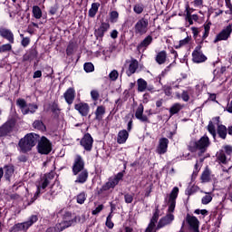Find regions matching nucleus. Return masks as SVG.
I'll use <instances>...</instances> for the list:
<instances>
[{
  "instance_id": "nucleus-1",
  "label": "nucleus",
  "mask_w": 232,
  "mask_h": 232,
  "mask_svg": "<svg viewBox=\"0 0 232 232\" xmlns=\"http://www.w3.org/2000/svg\"><path fill=\"white\" fill-rule=\"evenodd\" d=\"M179 187H174L169 193V201H168V208L167 214L160 218L158 221V225L156 228H162L163 227H167V225H171L175 219V208L177 203V198L179 196Z\"/></svg>"
},
{
  "instance_id": "nucleus-2",
  "label": "nucleus",
  "mask_w": 232,
  "mask_h": 232,
  "mask_svg": "<svg viewBox=\"0 0 232 232\" xmlns=\"http://www.w3.org/2000/svg\"><path fill=\"white\" fill-rule=\"evenodd\" d=\"M210 145V140L208 136H202L198 141H190L188 150L191 152H197L198 156H202L206 152Z\"/></svg>"
},
{
  "instance_id": "nucleus-3",
  "label": "nucleus",
  "mask_w": 232,
  "mask_h": 232,
  "mask_svg": "<svg viewBox=\"0 0 232 232\" xmlns=\"http://www.w3.org/2000/svg\"><path fill=\"white\" fill-rule=\"evenodd\" d=\"M39 140L40 136H38V134L30 132L24 138H21L18 145L23 152H27L28 150H32L33 147L38 143Z\"/></svg>"
},
{
  "instance_id": "nucleus-4",
  "label": "nucleus",
  "mask_w": 232,
  "mask_h": 232,
  "mask_svg": "<svg viewBox=\"0 0 232 232\" xmlns=\"http://www.w3.org/2000/svg\"><path fill=\"white\" fill-rule=\"evenodd\" d=\"M16 105L23 114H34L38 109L37 103H27L24 98H18L16 100Z\"/></svg>"
},
{
  "instance_id": "nucleus-5",
  "label": "nucleus",
  "mask_w": 232,
  "mask_h": 232,
  "mask_svg": "<svg viewBox=\"0 0 232 232\" xmlns=\"http://www.w3.org/2000/svg\"><path fill=\"white\" fill-rule=\"evenodd\" d=\"M124 172H118L115 174V176H111L108 179V181L104 183V185L101 188V192H103L104 190H110V188H114L116 185H118L121 181V179H123Z\"/></svg>"
},
{
  "instance_id": "nucleus-6",
  "label": "nucleus",
  "mask_w": 232,
  "mask_h": 232,
  "mask_svg": "<svg viewBox=\"0 0 232 232\" xmlns=\"http://www.w3.org/2000/svg\"><path fill=\"white\" fill-rule=\"evenodd\" d=\"M75 223H77V216H73L72 212H65L62 221H60V232L68 228V227H72V225H75Z\"/></svg>"
},
{
  "instance_id": "nucleus-7",
  "label": "nucleus",
  "mask_w": 232,
  "mask_h": 232,
  "mask_svg": "<svg viewBox=\"0 0 232 232\" xmlns=\"http://www.w3.org/2000/svg\"><path fill=\"white\" fill-rule=\"evenodd\" d=\"M133 29L135 34L143 36V34H146L149 31V20L147 18H140L136 22Z\"/></svg>"
},
{
  "instance_id": "nucleus-8",
  "label": "nucleus",
  "mask_w": 232,
  "mask_h": 232,
  "mask_svg": "<svg viewBox=\"0 0 232 232\" xmlns=\"http://www.w3.org/2000/svg\"><path fill=\"white\" fill-rule=\"evenodd\" d=\"M36 221H38V216L37 214H33L30 216L27 221H24L23 223H16L14 225L13 230L14 232H18L19 230H27Z\"/></svg>"
},
{
  "instance_id": "nucleus-9",
  "label": "nucleus",
  "mask_w": 232,
  "mask_h": 232,
  "mask_svg": "<svg viewBox=\"0 0 232 232\" xmlns=\"http://www.w3.org/2000/svg\"><path fill=\"white\" fill-rule=\"evenodd\" d=\"M123 69L126 70L127 76H132V74H135L136 71L139 69L138 60H136V58L126 60Z\"/></svg>"
},
{
  "instance_id": "nucleus-10",
  "label": "nucleus",
  "mask_w": 232,
  "mask_h": 232,
  "mask_svg": "<svg viewBox=\"0 0 232 232\" xmlns=\"http://www.w3.org/2000/svg\"><path fill=\"white\" fill-rule=\"evenodd\" d=\"M84 167L85 161L82 156H81V154H77L74 158V161L72 164V173L74 174V176H77V174L79 175L81 173V170L84 169Z\"/></svg>"
},
{
  "instance_id": "nucleus-11",
  "label": "nucleus",
  "mask_w": 232,
  "mask_h": 232,
  "mask_svg": "<svg viewBox=\"0 0 232 232\" xmlns=\"http://www.w3.org/2000/svg\"><path fill=\"white\" fill-rule=\"evenodd\" d=\"M207 60V56L202 53V45H197L192 52V61L195 62V63H202Z\"/></svg>"
},
{
  "instance_id": "nucleus-12",
  "label": "nucleus",
  "mask_w": 232,
  "mask_h": 232,
  "mask_svg": "<svg viewBox=\"0 0 232 232\" xmlns=\"http://www.w3.org/2000/svg\"><path fill=\"white\" fill-rule=\"evenodd\" d=\"M52 150V143L49 141L48 138L43 136L38 143V151L41 154H49Z\"/></svg>"
},
{
  "instance_id": "nucleus-13",
  "label": "nucleus",
  "mask_w": 232,
  "mask_h": 232,
  "mask_svg": "<svg viewBox=\"0 0 232 232\" xmlns=\"http://www.w3.org/2000/svg\"><path fill=\"white\" fill-rule=\"evenodd\" d=\"M232 34V25H227L218 34H217L214 44H218V42H222L223 40H228Z\"/></svg>"
},
{
  "instance_id": "nucleus-14",
  "label": "nucleus",
  "mask_w": 232,
  "mask_h": 232,
  "mask_svg": "<svg viewBox=\"0 0 232 232\" xmlns=\"http://www.w3.org/2000/svg\"><path fill=\"white\" fill-rule=\"evenodd\" d=\"M218 161H220V163H222V169L225 172H228V170L230 169H232V161H230V160H227L224 150H219V152L218 153Z\"/></svg>"
},
{
  "instance_id": "nucleus-15",
  "label": "nucleus",
  "mask_w": 232,
  "mask_h": 232,
  "mask_svg": "<svg viewBox=\"0 0 232 232\" xmlns=\"http://www.w3.org/2000/svg\"><path fill=\"white\" fill-rule=\"evenodd\" d=\"M51 182V176H44L41 178L40 181L37 183V190L34 194V198H38L39 194H41L42 190H44L46 187H48L49 183Z\"/></svg>"
},
{
  "instance_id": "nucleus-16",
  "label": "nucleus",
  "mask_w": 232,
  "mask_h": 232,
  "mask_svg": "<svg viewBox=\"0 0 232 232\" xmlns=\"http://www.w3.org/2000/svg\"><path fill=\"white\" fill-rule=\"evenodd\" d=\"M81 145L85 150H92L93 148V138L90 132H86L81 140Z\"/></svg>"
},
{
  "instance_id": "nucleus-17",
  "label": "nucleus",
  "mask_w": 232,
  "mask_h": 232,
  "mask_svg": "<svg viewBox=\"0 0 232 232\" xmlns=\"http://www.w3.org/2000/svg\"><path fill=\"white\" fill-rule=\"evenodd\" d=\"M186 221L189 225L190 228L194 230V232H199V219H198L197 216L187 214Z\"/></svg>"
},
{
  "instance_id": "nucleus-18",
  "label": "nucleus",
  "mask_w": 232,
  "mask_h": 232,
  "mask_svg": "<svg viewBox=\"0 0 232 232\" xmlns=\"http://www.w3.org/2000/svg\"><path fill=\"white\" fill-rule=\"evenodd\" d=\"M0 36L7 40L10 45H12V44H14V34L13 31H11V29H6L5 27H0Z\"/></svg>"
},
{
  "instance_id": "nucleus-19",
  "label": "nucleus",
  "mask_w": 232,
  "mask_h": 232,
  "mask_svg": "<svg viewBox=\"0 0 232 232\" xmlns=\"http://www.w3.org/2000/svg\"><path fill=\"white\" fill-rule=\"evenodd\" d=\"M15 123L13 121H8L0 127V137L6 136L9 132H12Z\"/></svg>"
},
{
  "instance_id": "nucleus-20",
  "label": "nucleus",
  "mask_w": 232,
  "mask_h": 232,
  "mask_svg": "<svg viewBox=\"0 0 232 232\" xmlns=\"http://www.w3.org/2000/svg\"><path fill=\"white\" fill-rule=\"evenodd\" d=\"M74 109L78 111L82 116H88L90 112V105L85 102L75 103Z\"/></svg>"
},
{
  "instance_id": "nucleus-21",
  "label": "nucleus",
  "mask_w": 232,
  "mask_h": 232,
  "mask_svg": "<svg viewBox=\"0 0 232 232\" xmlns=\"http://www.w3.org/2000/svg\"><path fill=\"white\" fill-rule=\"evenodd\" d=\"M169 140L168 138H160L158 148H157V152L159 154H165L168 150Z\"/></svg>"
},
{
  "instance_id": "nucleus-22",
  "label": "nucleus",
  "mask_w": 232,
  "mask_h": 232,
  "mask_svg": "<svg viewBox=\"0 0 232 232\" xmlns=\"http://www.w3.org/2000/svg\"><path fill=\"white\" fill-rule=\"evenodd\" d=\"M75 89L73 87H69L67 91L63 93V98L65 99V102L69 104L72 105L75 100Z\"/></svg>"
},
{
  "instance_id": "nucleus-23",
  "label": "nucleus",
  "mask_w": 232,
  "mask_h": 232,
  "mask_svg": "<svg viewBox=\"0 0 232 232\" xmlns=\"http://www.w3.org/2000/svg\"><path fill=\"white\" fill-rule=\"evenodd\" d=\"M135 116L140 121H146V122L150 123V120H149L148 116H146L144 114V105H142V103H140L139 105V107L137 108V110L135 111Z\"/></svg>"
},
{
  "instance_id": "nucleus-24",
  "label": "nucleus",
  "mask_w": 232,
  "mask_h": 232,
  "mask_svg": "<svg viewBox=\"0 0 232 232\" xmlns=\"http://www.w3.org/2000/svg\"><path fill=\"white\" fill-rule=\"evenodd\" d=\"M89 176L88 169L83 167V169H81L80 174H78L75 183H85L87 181Z\"/></svg>"
},
{
  "instance_id": "nucleus-25",
  "label": "nucleus",
  "mask_w": 232,
  "mask_h": 232,
  "mask_svg": "<svg viewBox=\"0 0 232 232\" xmlns=\"http://www.w3.org/2000/svg\"><path fill=\"white\" fill-rule=\"evenodd\" d=\"M110 27H111L110 24H108L106 22H102V24H101L100 27L95 30L96 35L102 38L104 36L105 33H107V31L110 29Z\"/></svg>"
},
{
  "instance_id": "nucleus-26",
  "label": "nucleus",
  "mask_w": 232,
  "mask_h": 232,
  "mask_svg": "<svg viewBox=\"0 0 232 232\" xmlns=\"http://www.w3.org/2000/svg\"><path fill=\"white\" fill-rule=\"evenodd\" d=\"M155 60H156V63H159L160 65L166 63L168 60L167 51H160V53L156 54Z\"/></svg>"
},
{
  "instance_id": "nucleus-27",
  "label": "nucleus",
  "mask_w": 232,
  "mask_h": 232,
  "mask_svg": "<svg viewBox=\"0 0 232 232\" xmlns=\"http://www.w3.org/2000/svg\"><path fill=\"white\" fill-rule=\"evenodd\" d=\"M129 138V132L126 130V129H123L122 130H120L118 132L117 136V141L118 143H126L127 140Z\"/></svg>"
},
{
  "instance_id": "nucleus-28",
  "label": "nucleus",
  "mask_w": 232,
  "mask_h": 232,
  "mask_svg": "<svg viewBox=\"0 0 232 232\" xmlns=\"http://www.w3.org/2000/svg\"><path fill=\"white\" fill-rule=\"evenodd\" d=\"M217 132H218L219 138H222V140H226V138L227 136V129L226 125L219 123V125L217 129Z\"/></svg>"
},
{
  "instance_id": "nucleus-29",
  "label": "nucleus",
  "mask_w": 232,
  "mask_h": 232,
  "mask_svg": "<svg viewBox=\"0 0 232 232\" xmlns=\"http://www.w3.org/2000/svg\"><path fill=\"white\" fill-rule=\"evenodd\" d=\"M200 179L203 183H207V182L210 181V179H211V170H210V169L206 168L203 170V172L200 176Z\"/></svg>"
},
{
  "instance_id": "nucleus-30",
  "label": "nucleus",
  "mask_w": 232,
  "mask_h": 232,
  "mask_svg": "<svg viewBox=\"0 0 232 232\" xmlns=\"http://www.w3.org/2000/svg\"><path fill=\"white\" fill-rule=\"evenodd\" d=\"M153 42V36L151 35H148L146 36V38H144V40H142V42H140V44L138 45L139 49H142V48H147L149 47V45H150V44H152Z\"/></svg>"
},
{
  "instance_id": "nucleus-31",
  "label": "nucleus",
  "mask_w": 232,
  "mask_h": 232,
  "mask_svg": "<svg viewBox=\"0 0 232 232\" xmlns=\"http://www.w3.org/2000/svg\"><path fill=\"white\" fill-rule=\"evenodd\" d=\"M105 107L103 105H99L95 111V119L96 120H102L103 115L105 114Z\"/></svg>"
},
{
  "instance_id": "nucleus-32",
  "label": "nucleus",
  "mask_w": 232,
  "mask_h": 232,
  "mask_svg": "<svg viewBox=\"0 0 232 232\" xmlns=\"http://www.w3.org/2000/svg\"><path fill=\"white\" fill-rule=\"evenodd\" d=\"M14 172V165H5V177L6 179H10L11 176H13Z\"/></svg>"
},
{
  "instance_id": "nucleus-33",
  "label": "nucleus",
  "mask_w": 232,
  "mask_h": 232,
  "mask_svg": "<svg viewBox=\"0 0 232 232\" xmlns=\"http://www.w3.org/2000/svg\"><path fill=\"white\" fill-rule=\"evenodd\" d=\"M100 5H101L99 3L92 4V7L89 10V16H91V18H94L95 17V15L97 14V13L99 11Z\"/></svg>"
},
{
  "instance_id": "nucleus-34",
  "label": "nucleus",
  "mask_w": 232,
  "mask_h": 232,
  "mask_svg": "<svg viewBox=\"0 0 232 232\" xmlns=\"http://www.w3.org/2000/svg\"><path fill=\"white\" fill-rule=\"evenodd\" d=\"M33 127L34 129H37L38 130H46V125L42 120H35L33 122Z\"/></svg>"
},
{
  "instance_id": "nucleus-35",
  "label": "nucleus",
  "mask_w": 232,
  "mask_h": 232,
  "mask_svg": "<svg viewBox=\"0 0 232 232\" xmlns=\"http://www.w3.org/2000/svg\"><path fill=\"white\" fill-rule=\"evenodd\" d=\"M183 107L184 105L181 103H174L169 109L170 115L173 116V114H177L179 112V111H181V109H183Z\"/></svg>"
},
{
  "instance_id": "nucleus-36",
  "label": "nucleus",
  "mask_w": 232,
  "mask_h": 232,
  "mask_svg": "<svg viewBox=\"0 0 232 232\" xmlns=\"http://www.w3.org/2000/svg\"><path fill=\"white\" fill-rule=\"evenodd\" d=\"M148 87V83L146 80H143V78H139L138 80V91L140 92H144Z\"/></svg>"
},
{
  "instance_id": "nucleus-37",
  "label": "nucleus",
  "mask_w": 232,
  "mask_h": 232,
  "mask_svg": "<svg viewBox=\"0 0 232 232\" xmlns=\"http://www.w3.org/2000/svg\"><path fill=\"white\" fill-rule=\"evenodd\" d=\"M213 199V194L211 192H205V196L201 198V203L203 205H208Z\"/></svg>"
},
{
  "instance_id": "nucleus-38",
  "label": "nucleus",
  "mask_w": 232,
  "mask_h": 232,
  "mask_svg": "<svg viewBox=\"0 0 232 232\" xmlns=\"http://www.w3.org/2000/svg\"><path fill=\"white\" fill-rule=\"evenodd\" d=\"M33 14H34V18H36L37 20L42 18L43 11H42L41 7H39V5L33 6Z\"/></svg>"
},
{
  "instance_id": "nucleus-39",
  "label": "nucleus",
  "mask_w": 232,
  "mask_h": 232,
  "mask_svg": "<svg viewBox=\"0 0 232 232\" xmlns=\"http://www.w3.org/2000/svg\"><path fill=\"white\" fill-rule=\"evenodd\" d=\"M176 98L179 100L181 98L183 102H188V100H190L189 92L188 91H183L181 94L180 92H176Z\"/></svg>"
},
{
  "instance_id": "nucleus-40",
  "label": "nucleus",
  "mask_w": 232,
  "mask_h": 232,
  "mask_svg": "<svg viewBox=\"0 0 232 232\" xmlns=\"http://www.w3.org/2000/svg\"><path fill=\"white\" fill-rule=\"evenodd\" d=\"M160 216V210L159 205H157L156 208L153 212V215H152V221H153V227L154 228L156 227V224H157V221H158Z\"/></svg>"
},
{
  "instance_id": "nucleus-41",
  "label": "nucleus",
  "mask_w": 232,
  "mask_h": 232,
  "mask_svg": "<svg viewBox=\"0 0 232 232\" xmlns=\"http://www.w3.org/2000/svg\"><path fill=\"white\" fill-rule=\"evenodd\" d=\"M211 25H212L211 22H208V24H204V33H203L202 40H206V38L209 36Z\"/></svg>"
},
{
  "instance_id": "nucleus-42",
  "label": "nucleus",
  "mask_w": 232,
  "mask_h": 232,
  "mask_svg": "<svg viewBox=\"0 0 232 232\" xmlns=\"http://www.w3.org/2000/svg\"><path fill=\"white\" fill-rule=\"evenodd\" d=\"M189 42H191V36H186L183 40H179V44L176 45V49H180V47L188 45Z\"/></svg>"
},
{
  "instance_id": "nucleus-43",
  "label": "nucleus",
  "mask_w": 232,
  "mask_h": 232,
  "mask_svg": "<svg viewBox=\"0 0 232 232\" xmlns=\"http://www.w3.org/2000/svg\"><path fill=\"white\" fill-rule=\"evenodd\" d=\"M208 130L212 134L213 138L216 139L217 136V130L216 126L214 125L213 121H209L208 125Z\"/></svg>"
},
{
  "instance_id": "nucleus-44",
  "label": "nucleus",
  "mask_w": 232,
  "mask_h": 232,
  "mask_svg": "<svg viewBox=\"0 0 232 232\" xmlns=\"http://www.w3.org/2000/svg\"><path fill=\"white\" fill-rule=\"evenodd\" d=\"M119 13L118 11H111L110 14V20L112 24H116L118 22Z\"/></svg>"
},
{
  "instance_id": "nucleus-45",
  "label": "nucleus",
  "mask_w": 232,
  "mask_h": 232,
  "mask_svg": "<svg viewBox=\"0 0 232 232\" xmlns=\"http://www.w3.org/2000/svg\"><path fill=\"white\" fill-rule=\"evenodd\" d=\"M46 232H61V222L56 223L54 227H48Z\"/></svg>"
},
{
  "instance_id": "nucleus-46",
  "label": "nucleus",
  "mask_w": 232,
  "mask_h": 232,
  "mask_svg": "<svg viewBox=\"0 0 232 232\" xmlns=\"http://www.w3.org/2000/svg\"><path fill=\"white\" fill-rule=\"evenodd\" d=\"M13 45L11 44H4L3 45H0V53H7L9 51H12Z\"/></svg>"
},
{
  "instance_id": "nucleus-47",
  "label": "nucleus",
  "mask_w": 232,
  "mask_h": 232,
  "mask_svg": "<svg viewBox=\"0 0 232 232\" xmlns=\"http://www.w3.org/2000/svg\"><path fill=\"white\" fill-rule=\"evenodd\" d=\"M74 48H75V44H73V42H70L66 49V54L68 56H71L72 54H73Z\"/></svg>"
},
{
  "instance_id": "nucleus-48",
  "label": "nucleus",
  "mask_w": 232,
  "mask_h": 232,
  "mask_svg": "<svg viewBox=\"0 0 232 232\" xmlns=\"http://www.w3.org/2000/svg\"><path fill=\"white\" fill-rule=\"evenodd\" d=\"M133 11L134 13H136L137 14H141V13H143L144 11V6L141 4H137L136 5H134L133 7Z\"/></svg>"
},
{
  "instance_id": "nucleus-49",
  "label": "nucleus",
  "mask_w": 232,
  "mask_h": 232,
  "mask_svg": "<svg viewBox=\"0 0 232 232\" xmlns=\"http://www.w3.org/2000/svg\"><path fill=\"white\" fill-rule=\"evenodd\" d=\"M84 201H86V192H80L77 195V202L82 204Z\"/></svg>"
},
{
  "instance_id": "nucleus-50",
  "label": "nucleus",
  "mask_w": 232,
  "mask_h": 232,
  "mask_svg": "<svg viewBox=\"0 0 232 232\" xmlns=\"http://www.w3.org/2000/svg\"><path fill=\"white\" fill-rule=\"evenodd\" d=\"M95 69L93 63H92L91 62H88L87 63H84V71H86V72H93Z\"/></svg>"
},
{
  "instance_id": "nucleus-51",
  "label": "nucleus",
  "mask_w": 232,
  "mask_h": 232,
  "mask_svg": "<svg viewBox=\"0 0 232 232\" xmlns=\"http://www.w3.org/2000/svg\"><path fill=\"white\" fill-rule=\"evenodd\" d=\"M192 5L198 9H201L204 5V0H193Z\"/></svg>"
},
{
  "instance_id": "nucleus-52",
  "label": "nucleus",
  "mask_w": 232,
  "mask_h": 232,
  "mask_svg": "<svg viewBox=\"0 0 232 232\" xmlns=\"http://www.w3.org/2000/svg\"><path fill=\"white\" fill-rule=\"evenodd\" d=\"M106 226L109 227V228H113L114 227V223L112 221V216L111 214H109V216H107V218H106Z\"/></svg>"
},
{
  "instance_id": "nucleus-53",
  "label": "nucleus",
  "mask_w": 232,
  "mask_h": 232,
  "mask_svg": "<svg viewBox=\"0 0 232 232\" xmlns=\"http://www.w3.org/2000/svg\"><path fill=\"white\" fill-rule=\"evenodd\" d=\"M109 76L111 80L115 82L119 78V72L116 69H114L113 71H111V72H110Z\"/></svg>"
},
{
  "instance_id": "nucleus-54",
  "label": "nucleus",
  "mask_w": 232,
  "mask_h": 232,
  "mask_svg": "<svg viewBox=\"0 0 232 232\" xmlns=\"http://www.w3.org/2000/svg\"><path fill=\"white\" fill-rule=\"evenodd\" d=\"M145 232H156L154 228L153 218H151L150 222L149 223Z\"/></svg>"
},
{
  "instance_id": "nucleus-55",
  "label": "nucleus",
  "mask_w": 232,
  "mask_h": 232,
  "mask_svg": "<svg viewBox=\"0 0 232 232\" xmlns=\"http://www.w3.org/2000/svg\"><path fill=\"white\" fill-rule=\"evenodd\" d=\"M195 214H202L203 216H208V210L207 208H196L194 210Z\"/></svg>"
},
{
  "instance_id": "nucleus-56",
  "label": "nucleus",
  "mask_w": 232,
  "mask_h": 232,
  "mask_svg": "<svg viewBox=\"0 0 232 232\" xmlns=\"http://www.w3.org/2000/svg\"><path fill=\"white\" fill-rule=\"evenodd\" d=\"M126 203H132L134 197L133 194L127 193L124 196Z\"/></svg>"
},
{
  "instance_id": "nucleus-57",
  "label": "nucleus",
  "mask_w": 232,
  "mask_h": 232,
  "mask_svg": "<svg viewBox=\"0 0 232 232\" xmlns=\"http://www.w3.org/2000/svg\"><path fill=\"white\" fill-rule=\"evenodd\" d=\"M104 208V205L101 204V205H98V207H96V208H94L92 212V214L93 215H96V214H99V212H102V210H103Z\"/></svg>"
},
{
  "instance_id": "nucleus-58",
  "label": "nucleus",
  "mask_w": 232,
  "mask_h": 232,
  "mask_svg": "<svg viewBox=\"0 0 232 232\" xmlns=\"http://www.w3.org/2000/svg\"><path fill=\"white\" fill-rule=\"evenodd\" d=\"M191 15V7L189 5H186V22L189 21Z\"/></svg>"
},
{
  "instance_id": "nucleus-59",
  "label": "nucleus",
  "mask_w": 232,
  "mask_h": 232,
  "mask_svg": "<svg viewBox=\"0 0 232 232\" xmlns=\"http://www.w3.org/2000/svg\"><path fill=\"white\" fill-rule=\"evenodd\" d=\"M99 91H96V90H92L91 91V97L92 98V100H99Z\"/></svg>"
},
{
  "instance_id": "nucleus-60",
  "label": "nucleus",
  "mask_w": 232,
  "mask_h": 232,
  "mask_svg": "<svg viewBox=\"0 0 232 232\" xmlns=\"http://www.w3.org/2000/svg\"><path fill=\"white\" fill-rule=\"evenodd\" d=\"M21 44H22V45L24 46V47H27V45H29V44H30V38H28V37H24L23 38V40H22V42H21Z\"/></svg>"
},
{
  "instance_id": "nucleus-61",
  "label": "nucleus",
  "mask_w": 232,
  "mask_h": 232,
  "mask_svg": "<svg viewBox=\"0 0 232 232\" xmlns=\"http://www.w3.org/2000/svg\"><path fill=\"white\" fill-rule=\"evenodd\" d=\"M53 196H55V191L53 189V188H51V189L49 190V192H47L46 197L51 199V198H53Z\"/></svg>"
},
{
  "instance_id": "nucleus-62",
  "label": "nucleus",
  "mask_w": 232,
  "mask_h": 232,
  "mask_svg": "<svg viewBox=\"0 0 232 232\" xmlns=\"http://www.w3.org/2000/svg\"><path fill=\"white\" fill-rule=\"evenodd\" d=\"M224 150L227 154H232V145H225Z\"/></svg>"
},
{
  "instance_id": "nucleus-63",
  "label": "nucleus",
  "mask_w": 232,
  "mask_h": 232,
  "mask_svg": "<svg viewBox=\"0 0 232 232\" xmlns=\"http://www.w3.org/2000/svg\"><path fill=\"white\" fill-rule=\"evenodd\" d=\"M226 6L230 9V13H232V2L231 0H225Z\"/></svg>"
},
{
  "instance_id": "nucleus-64",
  "label": "nucleus",
  "mask_w": 232,
  "mask_h": 232,
  "mask_svg": "<svg viewBox=\"0 0 232 232\" xmlns=\"http://www.w3.org/2000/svg\"><path fill=\"white\" fill-rule=\"evenodd\" d=\"M118 34H119V33H118L117 29H113V31H111V37L113 39H116V38H118Z\"/></svg>"
}]
</instances>
